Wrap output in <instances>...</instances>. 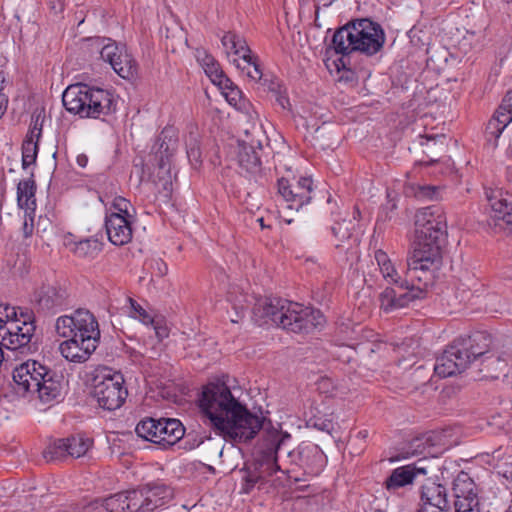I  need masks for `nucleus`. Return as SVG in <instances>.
Segmentation results:
<instances>
[{
	"mask_svg": "<svg viewBox=\"0 0 512 512\" xmlns=\"http://www.w3.org/2000/svg\"><path fill=\"white\" fill-rule=\"evenodd\" d=\"M232 62L235 64L237 69L245 73L252 81L256 82L262 79V70L260 65L257 63L256 58L252 54H249V57H244L240 61L239 59L234 58Z\"/></svg>",
	"mask_w": 512,
	"mask_h": 512,
	"instance_id": "c9c22d12",
	"label": "nucleus"
},
{
	"mask_svg": "<svg viewBox=\"0 0 512 512\" xmlns=\"http://www.w3.org/2000/svg\"><path fill=\"white\" fill-rule=\"evenodd\" d=\"M173 499V489L161 482H152L132 490V506L137 512H152Z\"/></svg>",
	"mask_w": 512,
	"mask_h": 512,
	"instance_id": "f8f14e48",
	"label": "nucleus"
},
{
	"mask_svg": "<svg viewBox=\"0 0 512 512\" xmlns=\"http://www.w3.org/2000/svg\"><path fill=\"white\" fill-rule=\"evenodd\" d=\"M261 149L260 141H257V146L254 143L238 142L237 163L240 168V173L256 175L260 172L261 158L259 152Z\"/></svg>",
	"mask_w": 512,
	"mask_h": 512,
	"instance_id": "a878e982",
	"label": "nucleus"
},
{
	"mask_svg": "<svg viewBox=\"0 0 512 512\" xmlns=\"http://www.w3.org/2000/svg\"><path fill=\"white\" fill-rule=\"evenodd\" d=\"M291 440L290 434L277 429H264L254 461L247 466L243 476V492L249 493L254 487L261 488L280 467L278 458L284 446Z\"/></svg>",
	"mask_w": 512,
	"mask_h": 512,
	"instance_id": "20e7f679",
	"label": "nucleus"
},
{
	"mask_svg": "<svg viewBox=\"0 0 512 512\" xmlns=\"http://www.w3.org/2000/svg\"><path fill=\"white\" fill-rule=\"evenodd\" d=\"M111 207L115 210L112 213H119L126 218L135 219V209L131 205L130 201L124 197H115Z\"/></svg>",
	"mask_w": 512,
	"mask_h": 512,
	"instance_id": "c03bdc74",
	"label": "nucleus"
},
{
	"mask_svg": "<svg viewBox=\"0 0 512 512\" xmlns=\"http://www.w3.org/2000/svg\"><path fill=\"white\" fill-rule=\"evenodd\" d=\"M41 134H42L41 127H30L24 141L36 142L38 144Z\"/></svg>",
	"mask_w": 512,
	"mask_h": 512,
	"instance_id": "5fc2aeb1",
	"label": "nucleus"
},
{
	"mask_svg": "<svg viewBox=\"0 0 512 512\" xmlns=\"http://www.w3.org/2000/svg\"><path fill=\"white\" fill-rule=\"evenodd\" d=\"M424 298V288L410 286L408 280L397 285V289L387 287L379 295L380 309L385 313H391L408 306L416 299Z\"/></svg>",
	"mask_w": 512,
	"mask_h": 512,
	"instance_id": "4468645a",
	"label": "nucleus"
},
{
	"mask_svg": "<svg viewBox=\"0 0 512 512\" xmlns=\"http://www.w3.org/2000/svg\"><path fill=\"white\" fill-rule=\"evenodd\" d=\"M418 473L426 474V470L424 468H416L413 465L398 467L394 469L386 479V489L394 491L398 488L412 484Z\"/></svg>",
	"mask_w": 512,
	"mask_h": 512,
	"instance_id": "c756f323",
	"label": "nucleus"
},
{
	"mask_svg": "<svg viewBox=\"0 0 512 512\" xmlns=\"http://www.w3.org/2000/svg\"><path fill=\"white\" fill-rule=\"evenodd\" d=\"M99 242L94 239L81 240L76 244L75 252L81 257L94 256L99 252Z\"/></svg>",
	"mask_w": 512,
	"mask_h": 512,
	"instance_id": "37998d69",
	"label": "nucleus"
},
{
	"mask_svg": "<svg viewBox=\"0 0 512 512\" xmlns=\"http://www.w3.org/2000/svg\"><path fill=\"white\" fill-rule=\"evenodd\" d=\"M221 42L227 55H234L239 61L244 57H249V54H251L246 41L234 33H226L222 37Z\"/></svg>",
	"mask_w": 512,
	"mask_h": 512,
	"instance_id": "473e14b6",
	"label": "nucleus"
},
{
	"mask_svg": "<svg viewBox=\"0 0 512 512\" xmlns=\"http://www.w3.org/2000/svg\"><path fill=\"white\" fill-rule=\"evenodd\" d=\"M15 390L22 396H36L43 403L60 398L63 376L36 360H27L13 370Z\"/></svg>",
	"mask_w": 512,
	"mask_h": 512,
	"instance_id": "39448f33",
	"label": "nucleus"
},
{
	"mask_svg": "<svg viewBox=\"0 0 512 512\" xmlns=\"http://www.w3.org/2000/svg\"><path fill=\"white\" fill-rule=\"evenodd\" d=\"M62 102L68 112L81 118H100L116 109L109 91L82 83L68 86L62 94Z\"/></svg>",
	"mask_w": 512,
	"mask_h": 512,
	"instance_id": "423d86ee",
	"label": "nucleus"
},
{
	"mask_svg": "<svg viewBox=\"0 0 512 512\" xmlns=\"http://www.w3.org/2000/svg\"><path fill=\"white\" fill-rule=\"evenodd\" d=\"M455 512H480L476 485L465 472H460L453 482Z\"/></svg>",
	"mask_w": 512,
	"mask_h": 512,
	"instance_id": "a211bd4d",
	"label": "nucleus"
},
{
	"mask_svg": "<svg viewBox=\"0 0 512 512\" xmlns=\"http://www.w3.org/2000/svg\"><path fill=\"white\" fill-rule=\"evenodd\" d=\"M0 318L4 322H16L19 326H35V315L32 310L9 305H0Z\"/></svg>",
	"mask_w": 512,
	"mask_h": 512,
	"instance_id": "2f4dec72",
	"label": "nucleus"
},
{
	"mask_svg": "<svg viewBox=\"0 0 512 512\" xmlns=\"http://www.w3.org/2000/svg\"><path fill=\"white\" fill-rule=\"evenodd\" d=\"M187 156L192 164H199L201 162V151L196 143L189 144L187 149Z\"/></svg>",
	"mask_w": 512,
	"mask_h": 512,
	"instance_id": "3c124183",
	"label": "nucleus"
},
{
	"mask_svg": "<svg viewBox=\"0 0 512 512\" xmlns=\"http://www.w3.org/2000/svg\"><path fill=\"white\" fill-rule=\"evenodd\" d=\"M258 221L260 222L261 227H265L264 226V222H263V218L258 219Z\"/></svg>",
	"mask_w": 512,
	"mask_h": 512,
	"instance_id": "0e129e2a",
	"label": "nucleus"
},
{
	"mask_svg": "<svg viewBox=\"0 0 512 512\" xmlns=\"http://www.w3.org/2000/svg\"><path fill=\"white\" fill-rule=\"evenodd\" d=\"M490 208L488 225L495 232H512V194L502 189L485 191Z\"/></svg>",
	"mask_w": 512,
	"mask_h": 512,
	"instance_id": "9b49d317",
	"label": "nucleus"
},
{
	"mask_svg": "<svg viewBox=\"0 0 512 512\" xmlns=\"http://www.w3.org/2000/svg\"><path fill=\"white\" fill-rule=\"evenodd\" d=\"M38 144L36 142L24 141L22 144V167L26 169L34 164L38 154Z\"/></svg>",
	"mask_w": 512,
	"mask_h": 512,
	"instance_id": "79ce46f5",
	"label": "nucleus"
},
{
	"mask_svg": "<svg viewBox=\"0 0 512 512\" xmlns=\"http://www.w3.org/2000/svg\"><path fill=\"white\" fill-rule=\"evenodd\" d=\"M416 239L445 241L447 220L443 209L433 205L419 209L415 214Z\"/></svg>",
	"mask_w": 512,
	"mask_h": 512,
	"instance_id": "9d476101",
	"label": "nucleus"
},
{
	"mask_svg": "<svg viewBox=\"0 0 512 512\" xmlns=\"http://www.w3.org/2000/svg\"><path fill=\"white\" fill-rule=\"evenodd\" d=\"M317 389L319 390L320 393L326 394L328 396H333L336 387L334 386L332 379L328 377H322L317 382Z\"/></svg>",
	"mask_w": 512,
	"mask_h": 512,
	"instance_id": "de8ad7c7",
	"label": "nucleus"
},
{
	"mask_svg": "<svg viewBox=\"0 0 512 512\" xmlns=\"http://www.w3.org/2000/svg\"><path fill=\"white\" fill-rule=\"evenodd\" d=\"M437 194L438 191L435 186H418L417 191L415 192V196L420 199H436Z\"/></svg>",
	"mask_w": 512,
	"mask_h": 512,
	"instance_id": "09e8293b",
	"label": "nucleus"
},
{
	"mask_svg": "<svg viewBox=\"0 0 512 512\" xmlns=\"http://www.w3.org/2000/svg\"><path fill=\"white\" fill-rule=\"evenodd\" d=\"M8 99L6 95H0V118L4 115L7 109Z\"/></svg>",
	"mask_w": 512,
	"mask_h": 512,
	"instance_id": "13d9d810",
	"label": "nucleus"
},
{
	"mask_svg": "<svg viewBox=\"0 0 512 512\" xmlns=\"http://www.w3.org/2000/svg\"><path fill=\"white\" fill-rule=\"evenodd\" d=\"M469 366V356L461 352L455 341L436 358L434 371L439 377L446 378L462 373Z\"/></svg>",
	"mask_w": 512,
	"mask_h": 512,
	"instance_id": "412c9836",
	"label": "nucleus"
},
{
	"mask_svg": "<svg viewBox=\"0 0 512 512\" xmlns=\"http://www.w3.org/2000/svg\"><path fill=\"white\" fill-rule=\"evenodd\" d=\"M130 303V315L141 321L145 325L154 324V317L151 312L147 311L144 307H142L138 302L129 298Z\"/></svg>",
	"mask_w": 512,
	"mask_h": 512,
	"instance_id": "a19ab883",
	"label": "nucleus"
},
{
	"mask_svg": "<svg viewBox=\"0 0 512 512\" xmlns=\"http://www.w3.org/2000/svg\"><path fill=\"white\" fill-rule=\"evenodd\" d=\"M443 243L442 241L416 239L414 250L407 259V275L414 277L417 276V272H422L427 281L428 274L441 265Z\"/></svg>",
	"mask_w": 512,
	"mask_h": 512,
	"instance_id": "1a4fd4ad",
	"label": "nucleus"
},
{
	"mask_svg": "<svg viewBox=\"0 0 512 512\" xmlns=\"http://www.w3.org/2000/svg\"><path fill=\"white\" fill-rule=\"evenodd\" d=\"M35 298L40 309L56 311L67 304L68 293L60 286L43 285L36 292Z\"/></svg>",
	"mask_w": 512,
	"mask_h": 512,
	"instance_id": "bb28decb",
	"label": "nucleus"
},
{
	"mask_svg": "<svg viewBox=\"0 0 512 512\" xmlns=\"http://www.w3.org/2000/svg\"><path fill=\"white\" fill-rule=\"evenodd\" d=\"M428 280L426 281L425 280V274H423L422 272H417V276H414V277H409L407 274H406V278L404 280H408L409 281V285L411 286L412 284L415 286V287H423L424 288V295L426 294V289L431 281V273L428 274Z\"/></svg>",
	"mask_w": 512,
	"mask_h": 512,
	"instance_id": "a18cd8bd",
	"label": "nucleus"
},
{
	"mask_svg": "<svg viewBox=\"0 0 512 512\" xmlns=\"http://www.w3.org/2000/svg\"><path fill=\"white\" fill-rule=\"evenodd\" d=\"M56 332L63 338L72 337L78 333L99 335L98 322L88 310L79 309L71 316L65 315L57 319Z\"/></svg>",
	"mask_w": 512,
	"mask_h": 512,
	"instance_id": "f3484780",
	"label": "nucleus"
},
{
	"mask_svg": "<svg viewBox=\"0 0 512 512\" xmlns=\"http://www.w3.org/2000/svg\"><path fill=\"white\" fill-rule=\"evenodd\" d=\"M158 438L156 444L162 445L164 448L176 444L185 434V429L178 419L163 418L158 423Z\"/></svg>",
	"mask_w": 512,
	"mask_h": 512,
	"instance_id": "cd10ccee",
	"label": "nucleus"
},
{
	"mask_svg": "<svg viewBox=\"0 0 512 512\" xmlns=\"http://www.w3.org/2000/svg\"><path fill=\"white\" fill-rule=\"evenodd\" d=\"M421 501L423 505H429L438 511L449 509L446 488L435 482H427L421 488Z\"/></svg>",
	"mask_w": 512,
	"mask_h": 512,
	"instance_id": "c85d7f7f",
	"label": "nucleus"
},
{
	"mask_svg": "<svg viewBox=\"0 0 512 512\" xmlns=\"http://www.w3.org/2000/svg\"><path fill=\"white\" fill-rule=\"evenodd\" d=\"M34 217L35 213L30 215L29 213L25 212L24 223L22 226L23 235L25 238L31 237L33 234Z\"/></svg>",
	"mask_w": 512,
	"mask_h": 512,
	"instance_id": "8fccbe9b",
	"label": "nucleus"
},
{
	"mask_svg": "<svg viewBox=\"0 0 512 512\" xmlns=\"http://www.w3.org/2000/svg\"><path fill=\"white\" fill-rule=\"evenodd\" d=\"M158 423L159 420L153 418L144 419L137 424L135 431L139 437L156 443L159 440Z\"/></svg>",
	"mask_w": 512,
	"mask_h": 512,
	"instance_id": "4c0bfd02",
	"label": "nucleus"
},
{
	"mask_svg": "<svg viewBox=\"0 0 512 512\" xmlns=\"http://www.w3.org/2000/svg\"><path fill=\"white\" fill-rule=\"evenodd\" d=\"M5 82V76L2 72H0V91L3 89V85ZM0 95H4L2 92H0Z\"/></svg>",
	"mask_w": 512,
	"mask_h": 512,
	"instance_id": "680f3d73",
	"label": "nucleus"
},
{
	"mask_svg": "<svg viewBox=\"0 0 512 512\" xmlns=\"http://www.w3.org/2000/svg\"><path fill=\"white\" fill-rule=\"evenodd\" d=\"M269 91L275 97L278 105L283 109H290V101L287 95V89L278 81H271Z\"/></svg>",
	"mask_w": 512,
	"mask_h": 512,
	"instance_id": "ea45409f",
	"label": "nucleus"
},
{
	"mask_svg": "<svg viewBox=\"0 0 512 512\" xmlns=\"http://www.w3.org/2000/svg\"><path fill=\"white\" fill-rule=\"evenodd\" d=\"M512 122V90L507 92L494 116L488 121L485 137L494 148L498 145V138L505 128Z\"/></svg>",
	"mask_w": 512,
	"mask_h": 512,
	"instance_id": "4be33fe9",
	"label": "nucleus"
},
{
	"mask_svg": "<svg viewBox=\"0 0 512 512\" xmlns=\"http://www.w3.org/2000/svg\"><path fill=\"white\" fill-rule=\"evenodd\" d=\"M197 60L204 68L207 76L212 80V78L216 77L217 74L223 72L220 69L219 64L216 62L214 57L208 54L206 51H197Z\"/></svg>",
	"mask_w": 512,
	"mask_h": 512,
	"instance_id": "58836bf2",
	"label": "nucleus"
},
{
	"mask_svg": "<svg viewBox=\"0 0 512 512\" xmlns=\"http://www.w3.org/2000/svg\"><path fill=\"white\" fill-rule=\"evenodd\" d=\"M313 181L309 177L299 178L295 184L286 177H280L277 181V195L287 208L298 211L308 204L312 198Z\"/></svg>",
	"mask_w": 512,
	"mask_h": 512,
	"instance_id": "ddd939ff",
	"label": "nucleus"
},
{
	"mask_svg": "<svg viewBox=\"0 0 512 512\" xmlns=\"http://www.w3.org/2000/svg\"><path fill=\"white\" fill-rule=\"evenodd\" d=\"M123 384L124 378L120 373L97 375L94 378L93 397L101 408L116 410L123 405L128 395Z\"/></svg>",
	"mask_w": 512,
	"mask_h": 512,
	"instance_id": "6e6552de",
	"label": "nucleus"
},
{
	"mask_svg": "<svg viewBox=\"0 0 512 512\" xmlns=\"http://www.w3.org/2000/svg\"><path fill=\"white\" fill-rule=\"evenodd\" d=\"M461 352L469 356V364H476L492 351V337L485 331H477L467 338L457 340Z\"/></svg>",
	"mask_w": 512,
	"mask_h": 512,
	"instance_id": "5701e85b",
	"label": "nucleus"
},
{
	"mask_svg": "<svg viewBox=\"0 0 512 512\" xmlns=\"http://www.w3.org/2000/svg\"><path fill=\"white\" fill-rule=\"evenodd\" d=\"M155 330V334L159 340H163L168 337V329L165 326L159 325L158 322L154 320V324H152Z\"/></svg>",
	"mask_w": 512,
	"mask_h": 512,
	"instance_id": "6e6d98bb",
	"label": "nucleus"
},
{
	"mask_svg": "<svg viewBox=\"0 0 512 512\" xmlns=\"http://www.w3.org/2000/svg\"><path fill=\"white\" fill-rule=\"evenodd\" d=\"M100 57L103 61L108 62L113 70L124 79L133 78L137 74L136 61L114 42H109L101 48Z\"/></svg>",
	"mask_w": 512,
	"mask_h": 512,
	"instance_id": "aec40b11",
	"label": "nucleus"
},
{
	"mask_svg": "<svg viewBox=\"0 0 512 512\" xmlns=\"http://www.w3.org/2000/svg\"><path fill=\"white\" fill-rule=\"evenodd\" d=\"M206 467H207V469H208L209 471H211V472H214V471H215V470H214V468H213L212 466H209V465H208V466H206Z\"/></svg>",
	"mask_w": 512,
	"mask_h": 512,
	"instance_id": "69168bd1",
	"label": "nucleus"
},
{
	"mask_svg": "<svg viewBox=\"0 0 512 512\" xmlns=\"http://www.w3.org/2000/svg\"><path fill=\"white\" fill-rule=\"evenodd\" d=\"M132 490L117 493L103 500V507L109 512H137L132 506Z\"/></svg>",
	"mask_w": 512,
	"mask_h": 512,
	"instance_id": "72a5a7b5",
	"label": "nucleus"
},
{
	"mask_svg": "<svg viewBox=\"0 0 512 512\" xmlns=\"http://www.w3.org/2000/svg\"><path fill=\"white\" fill-rule=\"evenodd\" d=\"M234 308H235L236 310H238V309H241V310H242V309L244 308V306H243V305L234 304Z\"/></svg>",
	"mask_w": 512,
	"mask_h": 512,
	"instance_id": "e2e57ef3",
	"label": "nucleus"
},
{
	"mask_svg": "<svg viewBox=\"0 0 512 512\" xmlns=\"http://www.w3.org/2000/svg\"><path fill=\"white\" fill-rule=\"evenodd\" d=\"M76 162L80 167L85 168L88 163V157L85 154H79L76 158Z\"/></svg>",
	"mask_w": 512,
	"mask_h": 512,
	"instance_id": "bf43d9fd",
	"label": "nucleus"
},
{
	"mask_svg": "<svg viewBox=\"0 0 512 512\" xmlns=\"http://www.w3.org/2000/svg\"><path fill=\"white\" fill-rule=\"evenodd\" d=\"M360 216V211L355 208L353 219H343L341 222H336L332 227V233L337 240L336 248H342L346 252H353L358 246L360 240L355 233L356 223L355 220Z\"/></svg>",
	"mask_w": 512,
	"mask_h": 512,
	"instance_id": "393cba45",
	"label": "nucleus"
},
{
	"mask_svg": "<svg viewBox=\"0 0 512 512\" xmlns=\"http://www.w3.org/2000/svg\"><path fill=\"white\" fill-rule=\"evenodd\" d=\"M198 403L205 424L226 440L246 443L263 428L264 418L249 411L224 383L204 386Z\"/></svg>",
	"mask_w": 512,
	"mask_h": 512,
	"instance_id": "f257e3e1",
	"label": "nucleus"
},
{
	"mask_svg": "<svg viewBox=\"0 0 512 512\" xmlns=\"http://www.w3.org/2000/svg\"><path fill=\"white\" fill-rule=\"evenodd\" d=\"M31 127H41L42 128V122H40V115L32 117Z\"/></svg>",
	"mask_w": 512,
	"mask_h": 512,
	"instance_id": "052dcab7",
	"label": "nucleus"
},
{
	"mask_svg": "<svg viewBox=\"0 0 512 512\" xmlns=\"http://www.w3.org/2000/svg\"><path fill=\"white\" fill-rule=\"evenodd\" d=\"M100 334L78 333L67 338L59 345L61 355L68 361L83 363L87 361L99 344Z\"/></svg>",
	"mask_w": 512,
	"mask_h": 512,
	"instance_id": "dca6fc26",
	"label": "nucleus"
},
{
	"mask_svg": "<svg viewBox=\"0 0 512 512\" xmlns=\"http://www.w3.org/2000/svg\"><path fill=\"white\" fill-rule=\"evenodd\" d=\"M134 220L119 213H107L105 228L109 241L116 246L129 243L132 239V223Z\"/></svg>",
	"mask_w": 512,
	"mask_h": 512,
	"instance_id": "b1692460",
	"label": "nucleus"
},
{
	"mask_svg": "<svg viewBox=\"0 0 512 512\" xmlns=\"http://www.w3.org/2000/svg\"><path fill=\"white\" fill-rule=\"evenodd\" d=\"M385 41V32L379 23L369 18H359L336 30L332 47L337 54L358 52L370 57L382 50Z\"/></svg>",
	"mask_w": 512,
	"mask_h": 512,
	"instance_id": "7ed1b4c3",
	"label": "nucleus"
},
{
	"mask_svg": "<svg viewBox=\"0 0 512 512\" xmlns=\"http://www.w3.org/2000/svg\"><path fill=\"white\" fill-rule=\"evenodd\" d=\"M224 97L229 102V104L236 106L241 98V91L238 87L232 88L230 91L224 92Z\"/></svg>",
	"mask_w": 512,
	"mask_h": 512,
	"instance_id": "864d4df0",
	"label": "nucleus"
},
{
	"mask_svg": "<svg viewBox=\"0 0 512 512\" xmlns=\"http://www.w3.org/2000/svg\"><path fill=\"white\" fill-rule=\"evenodd\" d=\"M36 184L32 178L22 180L17 185V203L19 208L31 214L36 210Z\"/></svg>",
	"mask_w": 512,
	"mask_h": 512,
	"instance_id": "7c9ffc66",
	"label": "nucleus"
},
{
	"mask_svg": "<svg viewBox=\"0 0 512 512\" xmlns=\"http://www.w3.org/2000/svg\"><path fill=\"white\" fill-rule=\"evenodd\" d=\"M478 363L480 366L479 371L486 372L485 377L490 378H497L494 372L502 371L506 366L505 360L495 355L492 351L483 357L482 360H479Z\"/></svg>",
	"mask_w": 512,
	"mask_h": 512,
	"instance_id": "e433bc0d",
	"label": "nucleus"
},
{
	"mask_svg": "<svg viewBox=\"0 0 512 512\" xmlns=\"http://www.w3.org/2000/svg\"><path fill=\"white\" fill-rule=\"evenodd\" d=\"M93 440L83 435H73L53 441L44 451L48 461L62 460L66 457L79 458L92 447Z\"/></svg>",
	"mask_w": 512,
	"mask_h": 512,
	"instance_id": "2eb2a0df",
	"label": "nucleus"
},
{
	"mask_svg": "<svg viewBox=\"0 0 512 512\" xmlns=\"http://www.w3.org/2000/svg\"><path fill=\"white\" fill-rule=\"evenodd\" d=\"M423 445L421 438H416L411 443V448H413L411 451H408L407 454L411 455H419L423 453V449H420V447Z\"/></svg>",
	"mask_w": 512,
	"mask_h": 512,
	"instance_id": "4d7b16f0",
	"label": "nucleus"
},
{
	"mask_svg": "<svg viewBox=\"0 0 512 512\" xmlns=\"http://www.w3.org/2000/svg\"><path fill=\"white\" fill-rule=\"evenodd\" d=\"M283 454L292 457L308 474L317 475L324 467L326 457L321 448L314 443H302L297 451H290L287 444Z\"/></svg>",
	"mask_w": 512,
	"mask_h": 512,
	"instance_id": "6ab92c4d",
	"label": "nucleus"
},
{
	"mask_svg": "<svg viewBox=\"0 0 512 512\" xmlns=\"http://www.w3.org/2000/svg\"><path fill=\"white\" fill-rule=\"evenodd\" d=\"M177 146L178 140L174 131L172 129H164L153 147L154 160L158 167L157 180H155V183L159 191L164 192L166 196L169 195L173 189L171 163Z\"/></svg>",
	"mask_w": 512,
	"mask_h": 512,
	"instance_id": "0eeeda50",
	"label": "nucleus"
},
{
	"mask_svg": "<svg viewBox=\"0 0 512 512\" xmlns=\"http://www.w3.org/2000/svg\"><path fill=\"white\" fill-rule=\"evenodd\" d=\"M151 268L153 269V272L159 277L164 276L168 271L167 264L161 259L153 260L151 262Z\"/></svg>",
	"mask_w": 512,
	"mask_h": 512,
	"instance_id": "603ef678",
	"label": "nucleus"
},
{
	"mask_svg": "<svg viewBox=\"0 0 512 512\" xmlns=\"http://www.w3.org/2000/svg\"><path fill=\"white\" fill-rule=\"evenodd\" d=\"M214 84L219 86L222 90V94L224 95L225 91H230L232 88H236L237 86L226 76L223 72L217 74L216 77L211 80Z\"/></svg>",
	"mask_w": 512,
	"mask_h": 512,
	"instance_id": "49530a36",
	"label": "nucleus"
},
{
	"mask_svg": "<svg viewBox=\"0 0 512 512\" xmlns=\"http://www.w3.org/2000/svg\"><path fill=\"white\" fill-rule=\"evenodd\" d=\"M375 260L379 266V270L383 276V278L388 283H393L396 285L401 284L404 280L399 276L398 272L396 271L393 263L389 259L386 252L382 250H377L375 252Z\"/></svg>",
	"mask_w": 512,
	"mask_h": 512,
	"instance_id": "f704fd0d",
	"label": "nucleus"
},
{
	"mask_svg": "<svg viewBox=\"0 0 512 512\" xmlns=\"http://www.w3.org/2000/svg\"><path fill=\"white\" fill-rule=\"evenodd\" d=\"M374 512H385V511L378 509V510H375Z\"/></svg>",
	"mask_w": 512,
	"mask_h": 512,
	"instance_id": "338daca9",
	"label": "nucleus"
},
{
	"mask_svg": "<svg viewBox=\"0 0 512 512\" xmlns=\"http://www.w3.org/2000/svg\"><path fill=\"white\" fill-rule=\"evenodd\" d=\"M253 314L259 325L271 322L294 333L309 332L324 322L319 310L278 297L258 299Z\"/></svg>",
	"mask_w": 512,
	"mask_h": 512,
	"instance_id": "f03ea898",
	"label": "nucleus"
}]
</instances>
